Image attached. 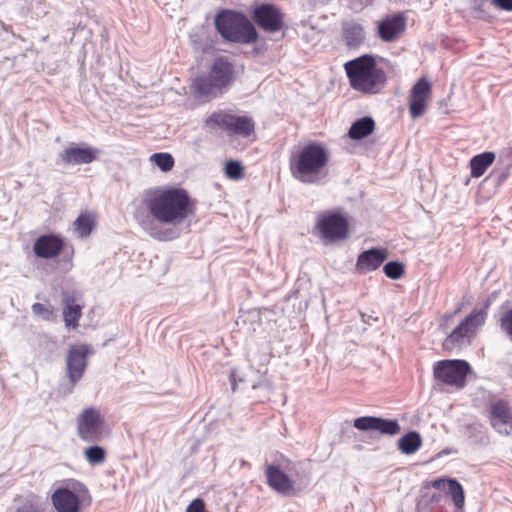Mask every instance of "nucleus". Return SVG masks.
Instances as JSON below:
<instances>
[{
  "mask_svg": "<svg viewBox=\"0 0 512 512\" xmlns=\"http://www.w3.org/2000/svg\"><path fill=\"white\" fill-rule=\"evenodd\" d=\"M143 203L151 216L162 224L178 225L193 215L195 200L184 188L168 186L149 190Z\"/></svg>",
  "mask_w": 512,
  "mask_h": 512,
  "instance_id": "f257e3e1",
  "label": "nucleus"
},
{
  "mask_svg": "<svg viewBox=\"0 0 512 512\" xmlns=\"http://www.w3.org/2000/svg\"><path fill=\"white\" fill-rule=\"evenodd\" d=\"M382 63L388 62L370 54H364L346 62L344 70L350 87L366 95L380 93L388 81V74Z\"/></svg>",
  "mask_w": 512,
  "mask_h": 512,
  "instance_id": "f03ea898",
  "label": "nucleus"
},
{
  "mask_svg": "<svg viewBox=\"0 0 512 512\" xmlns=\"http://www.w3.org/2000/svg\"><path fill=\"white\" fill-rule=\"evenodd\" d=\"M329 158L324 144L309 141L290 155V173L301 183H318L326 175Z\"/></svg>",
  "mask_w": 512,
  "mask_h": 512,
  "instance_id": "7ed1b4c3",
  "label": "nucleus"
},
{
  "mask_svg": "<svg viewBox=\"0 0 512 512\" xmlns=\"http://www.w3.org/2000/svg\"><path fill=\"white\" fill-rule=\"evenodd\" d=\"M234 67L225 57L214 60L208 73L195 77L191 83L194 96L203 101L220 97L234 81Z\"/></svg>",
  "mask_w": 512,
  "mask_h": 512,
  "instance_id": "20e7f679",
  "label": "nucleus"
},
{
  "mask_svg": "<svg viewBox=\"0 0 512 512\" xmlns=\"http://www.w3.org/2000/svg\"><path fill=\"white\" fill-rule=\"evenodd\" d=\"M215 25L223 38L238 43H253L258 33L252 23L241 13L223 11L215 18Z\"/></svg>",
  "mask_w": 512,
  "mask_h": 512,
  "instance_id": "39448f33",
  "label": "nucleus"
},
{
  "mask_svg": "<svg viewBox=\"0 0 512 512\" xmlns=\"http://www.w3.org/2000/svg\"><path fill=\"white\" fill-rule=\"evenodd\" d=\"M486 312L477 310L462 320L445 338L443 347L446 350L461 349L470 345L477 330L485 323Z\"/></svg>",
  "mask_w": 512,
  "mask_h": 512,
  "instance_id": "423d86ee",
  "label": "nucleus"
},
{
  "mask_svg": "<svg viewBox=\"0 0 512 512\" xmlns=\"http://www.w3.org/2000/svg\"><path fill=\"white\" fill-rule=\"evenodd\" d=\"M206 123L209 126H217L231 135L249 137L255 132V122L252 117L223 110L213 112Z\"/></svg>",
  "mask_w": 512,
  "mask_h": 512,
  "instance_id": "0eeeda50",
  "label": "nucleus"
},
{
  "mask_svg": "<svg viewBox=\"0 0 512 512\" xmlns=\"http://www.w3.org/2000/svg\"><path fill=\"white\" fill-rule=\"evenodd\" d=\"M86 497L90 499L88 489L83 484L76 483L72 489H55L51 495V502L57 512H80Z\"/></svg>",
  "mask_w": 512,
  "mask_h": 512,
  "instance_id": "6e6552de",
  "label": "nucleus"
},
{
  "mask_svg": "<svg viewBox=\"0 0 512 512\" xmlns=\"http://www.w3.org/2000/svg\"><path fill=\"white\" fill-rule=\"evenodd\" d=\"M316 229L324 242H337L344 240L349 234L348 219L338 211H329L321 214Z\"/></svg>",
  "mask_w": 512,
  "mask_h": 512,
  "instance_id": "1a4fd4ad",
  "label": "nucleus"
},
{
  "mask_svg": "<svg viewBox=\"0 0 512 512\" xmlns=\"http://www.w3.org/2000/svg\"><path fill=\"white\" fill-rule=\"evenodd\" d=\"M77 434L85 442L96 443L103 437L104 417L94 407L85 408L77 417Z\"/></svg>",
  "mask_w": 512,
  "mask_h": 512,
  "instance_id": "9d476101",
  "label": "nucleus"
},
{
  "mask_svg": "<svg viewBox=\"0 0 512 512\" xmlns=\"http://www.w3.org/2000/svg\"><path fill=\"white\" fill-rule=\"evenodd\" d=\"M470 371V365L465 360H442L434 367L435 378L447 385L461 389Z\"/></svg>",
  "mask_w": 512,
  "mask_h": 512,
  "instance_id": "9b49d317",
  "label": "nucleus"
},
{
  "mask_svg": "<svg viewBox=\"0 0 512 512\" xmlns=\"http://www.w3.org/2000/svg\"><path fill=\"white\" fill-rule=\"evenodd\" d=\"M252 18L257 26L266 32L275 33L284 26V14L273 4L257 6L253 11Z\"/></svg>",
  "mask_w": 512,
  "mask_h": 512,
  "instance_id": "f8f14e48",
  "label": "nucleus"
},
{
  "mask_svg": "<svg viewBox=\"0 0 512 512\" xmlns=\"http://www.w3.org/2000/svg\"><path fill=\"white\" fill-rule=\"evenodd\" d=\"M66 241L60 234L49 233L39 236L33 244L34 254L41 259L57 258L65 249Z\"/></svg>",
  "mask_w": 512,
  "mask_h": 512,
  "instance_id": "ddd939ff",
  "label": "nucleus"
},
{
  "mask_svg": "<svg viewBox=\"0 0 512 512\" xmlns=\"http://www.w3.org/2000/svg\"><path fill=\"white\" fill-rule=\"evenodd\" d=\"M492 427L500 434L509 435L512 431V407L507 401L498 400L490 405Z\"/></svg>",
  "mask_w": 512,
  "mask_h": 512,
  "instance_id": "4468645a",
  "label": "nucleus"
},
{
  "mask_svg": "<svg viewBox=\"0 0 512 512\" xmlns=\"http://www.w3.org/2000/svg\"><path fill=\"white\" fill-rule=\"evenodd\" d=\"M268 486L283 495H293L296 492L295 481L290 478L279 465L269 464L265 467Z\"/></svg>",
  "mask_w": 512,
  "mask_h": 512,
  "instance_id": "2eb2a0df",
  "label": "nucleus"
},
{
  "mask_svg": "<svg viewBox=\"0 0 512 512\" xmlns=\"http://www.w3.org/2000/svg\"><path fill=\"white\" fill-rule=\"evenodd\" d=\"M354 427L360 431H378L384 435H396L401 428L397 420L383 419L374 416H363L356 418Z\"/></svg>",
  "mask_w": 512,
  "mask_h": 512,
  "instance_id": "dca6fc26",
  "label": "nucleus"
},
{
  "mask_svg": "<svg viewBox=\"0 0 512 512\" xmlns=\"http://www.w3.org/2000/svg\"><path fill=\"white\" fill-rule=\"evenodd\" d=\"M88 352L89 349L86 345H74L68 352L67 372L73 385L81 379L85 372Z\"/></svg>",
  "mask_w": 512,
  "mask_h": 512,
  "instance_id": "f3484780",
  "label": "nucleus"
},
{
  "mask_svg": "<svg viewBox=\"0 0 512 512\" xmlns=\"http://www.w3.org/2000/svg\"><path fill=\"white\" fill-rule=\"evenodd\" d=\"M389 257L386 248H371L358 255L355 271L358 274H367L377 270Z\"/></svg>",
  "mask_w": 512,
  "mask_h": 512,
  "instance_id": "a211bd4d",
  "label": "nucleus"
},
{
  "mask_svg": "<svg viewBox=\"0 0 512 512\" xmlns=\"http://www.w3.org/2000/svg\"><path fill=\"white\" fill-rule=\"evenodd\" d=\"M405 27L406 19L401 13H398L380 20L377 25V33L382 41L393 42L402 35Z\"/></svg>",
  "mask_w": 512,
  "mask_h": 512,
  "instance_id": "6ab92c4d",
  "label": "nucleus"
},
{
  "mask_svg": "<svg viewBox=\"0 0 512 512\" xmlns=\"http://www.w3.org/2000/svg\"><path fill=\"white\" fill-rule=\"evenodd\" d=\"M99 153V149L90 146H69L59 156L65 165H82L97 160Z\"/></svg>",
  "mask_w": 512,
  "mask_h": 512,
  "instance_id": "aec40b11",
  "label": "nucleus"
},
{
  "mask_svg": "<svg viewBox=\"0 0 512 512\" xmlns=\"http://www.w3.org/2000/svg\"><path fill=\"white\" fill-rule=\"evenodd\" d=\"M63 304V320L66 327L77 329L79 321L82 317L83 305L79 301V297L75 292L63 291L62 293Z\"/></svg>",
  "mask_w": 512,
  "mask_h": 512,
  "instance_id": "412c9836",
  "label": "nucleus"
},
{
  "mask_svg": "<svg viewBox=\"0 0 512 512\" xmlns=\"http://www.w3.org/2000/svg\"><path fill=\"white\" fill-rule=\"evenodd\" d=\"M342 37L349 48H357L364 42L365 32L359 23L348 21L342 25Z\"/></svg>",
  "mask_w": 512,
  "mask_h": 512,
  "instance_id": "4be33fe9",
  "label": "nucleus"
},
{
  "mask_svg": "<svg viewBox=\"0 0 512 512\" xmlns=\"http://www.w3.org/2000/svg\"><path fill=\"white\" fill-rule=\"evenodd\" d=\"M375 130V121L371 117H363L356 120L348 131V137L352 140H361L371 135Z\"/></svg>",
  "mask_w": 512,
  "mask_h": 512,
  "instance_id": "5701e85b",
  "label": "nucleus"
},
{
  "mask_svg": "<svg viewBox=\"0 0 512 512\" xmlns=\"http://www.w3.org/2000/svg\"><path fill=\"white\" fill-rule=\"evenodd\" d=\"M494 160L495 154L493 152H484L474 156L470 160L471 176L481 177Z\"/></svg>",
  "mask_w": 512,
  "mask_h": 512,
  "instance_id": "b1692460",
  "label": "nucleus"
},
{
  "mask_svg": "<svg viewBox=\"0 0 512 512\" xmlns=\"http://www.w3.org/2000/svg\"><path fill=\"white\" fill-rule=\"evenodd\" d=\"M95 224L94 214L82 212L74 221V229L80 238H86L91 234Z\"/></svg>",
  "mask_w": 512,
  "mask_h": 512,
  "instance_id": "393cba45",
  "label": "nucleus"
},
{
  "mask_svg": "<svg viewBox=\"0 0 512 512\" xmlns=\"http://www.w3.org/2000/svg\"><path fill=\"white\" fill-rule=\"evenodd\" d=\"M431 98V84L426 77H421L418 79V117L425 113Z\"/></svg>",
  "mask_w": 512,
  "mask_h": 512,
  "instance_id": "a878e982",
  "label": "nucleus"
},
{
  "mask_svg": "<svg viewBox=\"0 0 512 512\" xmlns=\"http://www.w3.org/2000/svg\"><path fill=\"white\" fill-rule=\"evenodd\" d=\"M447 492L458 509H462L465 503L464 491L461 484L455 479H448Z\"/></svg>",
  "mask_w": 512,
  "mask_h": 512,
  "instance_id": "bb28decb",
  "label": "nucleus"
},
{
  "mask_svg": "<svg viewBox=\"0 0 512 512\" xmlns=\"http://www.w3.org/2000/svg\"><path fill=\"white\" fill-rule=\"evenodd\" d=\"M150 161L163 172L172 170L175 164L173 156L166 152L154 153L151 155Z\"/></svg>",
  "mask_w": 512,
  "mask_h": 512,
  "instance_id": "cd10ccee",
  "label": "nucleus"
},
{
  "mask_svg": "<svg viewBox=\"0 0 512 512\" xmlns=\"http://www.w3.org/2000/svg\"><path fill=\"white\" fill-rule=\"evenodd\" d=\"M85 459L91 464H101L106 459V451L100 446H90L84 451Z\"/></svg>",
  "mask_w": 512,
  "mask_h": 512,
  "instance_id": "c85d7f7f",
  "label": "nucleus"
},
{
  "mask_svg": "<svg viewBox=\"0 0 512 512\" xmlns=\"http://www.w3.org/2000/svg\"><path fill=\"white\" fill-rule=\"evenodd\" d=\"M399 449L405 454H412L416 451V432L411 431L398 441Z\"/></svg>",
  "mask_w": 512,
  "mask_h": 512,
  "instance_id": "c756f323",
  "label": "nucleus"
},
{
  "mask_svg": "<svg viewBox=\"0 0 512 512\" xmlns=\"http://www.w3.org/2000/svg\"><path fill=\"white\" fill-rule=\"evenodd\" d=\"M224 171L226 176L232 180H240L244 177V168L239 161H228Z\"/></svg>",
  "mask_w": 512,
  "mask_h": 512,
  "instance_id": "7c9ffc66",
  "label": "nucleus"
},
{
  "mask_svg": "<svg viewBox=\"0 0 512 512\" xmlns=\"http://www.w3.org/2000/svg\"><path fill=\"white\" fill-rule=\"evenodd\" d=\"M383 271L390 279H400L405 272L404 265L398 261H391L384 265Z\"/></svg>",
  "mask_w": 512,
  "mask_h": 512,
  "instance_id": "2f4dec72",
  "label": "nucleus"
},
{
  "mask_svg": "<svg viewBox=\"0 0 512 512\" xmlns=\"http://www.w3.org/2000/svg\"><path fill=\"white\" fill-rule=\"evenodd\" d=\"M32 312L45 321H52L54 319L53 308L42 303H34L32 305Z\"/></svg>",
  "mask_w": 512,
  "mask_h": 512,
  "instance_id": "473e14b6",
  "label": "nucleus"
},
{
  "mask_svg": "<svg viewBox=\"0 0 512 512\" xmlns=\"http://www.w3.org/2000/svg\"><path fill=\"white\" fill-rule=\"evenodd\" d=\"M501 329L512 339V310H508L502 315Z\"/></svg>",
  "mask_w": 512,
  "mask_h": 512,
  "instance_id": "72a5a7b5",
  "label": "nucleus"
},
{
  "mask_svg": "<svg viewBox=\"0 0 512 512\" xmlns=\"http://www.w3.org/2000/svg\"><path fill=\"white\" fill-rule=\"evenodd\" d=\"M512 166L511 162L504 163L503 167L499 170L494 171V175L497 178L498 184L504 182L510 173V168Z\"/></svg>",
  "mask_w": 512,
  "mask_h": 512,
  "instance_id": "f704fd0d",
  "label": "nucleus"
},
{
  "mask_svg": "<svg viewBox=\"0 0 512 512\" xmlns=\"http://www.w3.org/2000/svg\"><path fill=\"white\" fill-rule=\"evenodd\" d=\"M186 512H206L205 503L202 499H194L187 507Z\"/></svg>",
  "mask_w": 512,
  "mask_h": 512,
  "instance_id": "c9c22d12",
  "label": "nucleus"
},
{
  "mask_svg": "<svg viewBox=\"0 0 512 512\" xmlns=\"http://www.w3.org/2000/svg\"><path fill=\"white\" fill-rule=\"evenodd\" d=\"M409 112L412 118H416V84H414L410 89Z\"/></svg>",
  "mask_w": 512,
  "mask_h": 512,
  "instance_id": "e433bc0d",
  "label": "nucleus"
},
{
  "mask_svg": "<svg viewBox=\"0 0 512 512\" xmlns=\"http://www.w3.org/2000/svg\"><path fill=\"white\" fill-rule=\"evenodd\" d=\"M491 4L497 9L512 11V0H491Z\"/></svg>",
  "mask_w": 512,
  "mask_h": 512,
  "instance_id": "4c0bfd02",
  "label": "nucleus"
},
{
  "mask_svg": "<svg viewBox=\"0 0 512 512\" xmlns=\"http://www.w3.org/2000/svg\"><path fill=\"white\" fill-rule=\"evenodd\" d=\"M432 487L438 490L447 491L448 479H436L432 482Z\"/></svg>",
  "mask_w": 512,
  "mask_h": 512,
  "instance_id": "58836bf2",
  "label": "nucleus"
},
{
  "mask_svg": "<svg viewBox=\"0 0 512 512\" xmlns=\"http://www.w3.org/2000/svg\"><path fill=\"white\" fill-rule=\"evenodd\" d=\"M459 310H460V309L458 308V309H456V310L454 311V313H451V314H449V315H446V316H445V318H444V322H443V323H441V327H445V326H447L448 321H449L450 319H452V318H453V316H454V314H456Z\"/></svg>",
  "mask_w": 512,
  "mask_h": 512,
  "instance_id": "ea45409f",
  "label": "nucleus"
},
{
  "mask_svg": "<svg viewBox=\"0 0 512 512\" xmlns=\"http://www.w3.org/2000/svg\"><path fill=\"white\" fill-rule=\"evenodd\" d=\"M73 256H74V248L71 247V251H70V254H69V257H68V261L72 264V261H73Z\"/></svg>",
  "mask_w": 512,
  "mask_h": 512,
  "instance_id": "a19ab883",
  "label": "nucleus"
},
{
  "mask_svg": "<svg viewBox=\"0 0 512 512\" xmlns=\"http://www.w3.org/2000/svg\"><path fill=\"white\" fill-rule=\"evenodd\" d=\"M421 443H422V441H421V437H420V435L418 434V442H417L418 449L420 448Z\"/></svg>",
  "mask_w": 512,
  "mask_h": 512,
  "instance_id": "79ce46f5",
  "label": "nucleus"
},
{
  "mask_svg": "<svg viewBox=\"0 0 512 512\" xmlns=\"http://www.w3.org/2000/svg\"><path fill=\"white\" fill-rule=\"evenodd\" d=\"M444 103V101H439V105L442 106V104Z\"/></svg>",
  "mask_w": 512,
  "mask_h": 512,
  "instance_id": "37998d69",
  "label": "nucleus"
},
{
  "mask_svg": "<svg viewBox=\"0 0 512 512\" xmlns=\"http://www.w3.org/2000/svg\"><path fill=\"white\" fill-rule=\"evenodd\" d=\"M474 3L477 4V0H474Z\"/></svg>",
  "mask_w": 512,
  "mask_h": 512,
  "instance_id": "c03bdc74",
  "label": "nucleus"
}]
</instances>
